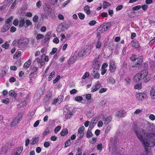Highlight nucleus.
Listing matches in <instances>:
<instances>
[{
	"label": "nucleus",
	"instance_id": "obj_1",
	"mask_svg": "<svg viewBox=\"0 0 155 155\" xmlns=\"http://www.w3.org/2000/svg\"><path fill=\"white\" fill-rule=\"evenodd\" d=\"M132 127L136 130L137 127L136 123L133 124ZM135 132L137 137L142 142L145 150V151L138 153L137 155H152L151 148L155 146V134L150 133L149 127L145 129H142L140 132L136 130Z\"/></svg>",
	"mask_w": 155,
	"mask_h": 155
},
{
	"label": "nucleus",
	"instance_id": "obj_2",
	"mask_svg": "<svg viewBox=\"0 0 155 155\" xmlns=\"http://www.w3.org/2000/svg\"><path fill=\"white\" fill-rule=\"evenodd\" d=\"M150 75L148 74V71L143 70L136 74L134 76L133 79L136 82L143 80L144 82H147L150 80Z\"/></svg>",
	"mask_w": 155,
	"mask_h": 155
},
{
	"label": "nucleus",
	"instance_id": "obj_3",
	"mask_svg": "<svg viewBox=\"0 0 155 155\" xmlns=\"http://www.w3.org/2000/svg\"><path fill=\"white\" fill-rule=\"evenodd\" d=\"M36 61L38 63H40L41 66H43L45 64V62H48L49 61L48 57L43 54L41 56V58H37Z\"/></svg>",
	"mask_w": 155,
	"mask_h": 155
},
{
	"label": "nucleus",
	"instance_id": "obj_4",
	"mask_svg": "<svg viewBox=\"0 0 155 155\" xmlns=\"http://www.w3.org/2000/svg\"><path fill=\"white\" fill-rule=\"evenodd\" d=\"M23 116L22 114H20L18 115L14 119L11 124V126L15 127L19 123L20 120L21 119Z\"/></svg>",
	"mask_w": 155,
	"mask_h": 155
},
{
	"label": "nucleus",
	"instance_id": "obj_5",
	"mask_svg": "<svg viewBox=\"0 0 155 155\" xmlns=\"http://www.w3.org/2000/svg\"><path fill=\"white\" fill-rule=\"evenodd\" d=\"M84 129L85 128L83 126H81L79 128L77 134L78 140H80L84 136Z\"/></svg>",
	"mask_w": 155,
	"mask_h": 155
},
{
	"label": "nucleus",
	"instance_id": "obj_6",
	"mask_svg": "<svg viewBox=\"0 0 155 155\" xmlns=\"http://www.w3.org/2000/svg\"><path fill=\"white\" fill-rule=\"evenodd\" d=\"M116 69L115 62L113 60H111L109 64V70L110 72L113 73L114 72Z\"/></svg>",
	"mask_w": 155,
	"mask_h": 155
},
{
	"label": "nucleus",
	"instance_id": "obj_7",
	"mask_svg": "<svg viewBox=\"0 0 155 155\" xmlns=\"http://www.w3.org/2000/svg\"><path fill=\"white\" fill-rule=\"evenodd\" d=\"M44 11L45 14L47 15H49L51 13L52 10L50 6L48 5H46L44 7Z\"/></svg>",
	"mask_w": 155,
	"mask_h": 155
},
{
	"label": "nucleus",
	"instance_id": "obj_8",
	"mask_svg": "<svg viewBox=\"0 0 155 155\" xmlns=\"http://www.w3.org/2000/svg\"><path fill=\"white\" fill-rule=\"evenodd\" d=\"M137 61L135 64L132 65L133 67H139L141 65L143 59L141 57L137 58Z\"/></svg>",
	"mask_w": 155,
	"mask_h": 155
},
{
	"label": "nucleus",
	"instance_id": "obj_9",
	"mask_svg": "<svg viewBox=\"0 0 155 155\" xmlns=\"http://www.w3.org/2000/svg\"><path fill=\"white\" fill-rule=\"evenodd\" d=\"M89 50V49L87 48L81 49L78 52V55L80 57L83 56Z\"/></svg>",
	"mask_w": 155,
	"mask_h": 155
},
{
	"label": "nucleus",
	"instance_id": "obj_10",
	"mask_svg": "<svg viewBox=\"0 0 155 155\" xmlns=\"http://www.w3.org/2000/svg\"><path fill=\"white\" fill-rule=\"evenodd\" d=\"M12 45L14 46H23L21 38L15 40L12 42Z\"/></svg>",
	"mask_w": 155,
	"mask_h": 155
},
{
	"label": "nucleus",
	"instance_id": "obj_11",
	"mask_svg": "<svg viewBox=\"0 0 155 155\" xmlns=\"http://www.w3.org/2000/svg\"><path fill=\"white\" fill-rule=\"evenodd\" d=\"M146 97V95L145 94L140 93L137 95V98L138 100L142 101Z\"/></svg>",
	"mask_w": 155,
	"mask_h": 155
},
{
	"label": "nucleus",
	"instance_id": "obj_12",
	"mask_svg": "<svg viewBox=\"0 0 155 155\" xmlns=\"http://www.w3.org/2000/svg\"><path fill=\"white\" fill-rule=\"evenodd\" d=\"M125 112L123 110H120L117 111L116 115L120 117H124L125 116Z\"/></svg>",
	"mask_w": 155,
	"mask_h": 155
},
{
	"label": "nucleus",
	"instance_id": "obj_13",
	"mask_svg": "<svg viewBox=\"0 0 155 155\" xmlns=\"http://www.w3.org/2000/svg\"><path fill=\"white\" fill-rule=\"evenodd\" d=\"M103 120L105 121L104 124H107L109 123L111 120L112 117H107L104 115H103Z\"/></svg>",
	"mask_w": 155,
	"mask_h": 155
},
{
	"label": "nucleus",
	"instance_id": "obj_14",
	"mask_svg": "<svg viewBox=\"0 0 155 155\" xmlns=\"http://www.w3.org/2000/svg\"><path fill=\"white\" fill-rule=\"evenodd\" d=\"M150 95L152 99L155 98V86L152 87L150 91Z\"/></svg>",
	"mask_w": 155,
	"mask_h": 155
},
{
	"label": "nucleus",
	"instance_id": "obj_15",
	"mask_svg": "<svg viewBox=\"0 0 155 155\" xmlns=\"http://www.w3.org/2000/svg\"><path fill=\"white\" fill-rule=\"evenodd\" d=\"M31 62V60L30 58L27 61H26L24 64L23 66L24 68L26 69L30 66Z\"/></svg>",
	"mask_w": 155,
	"mask_h": 155
},
{
	"label": "nucleus",
	"instance_id": "obj_16",
	"mask_svg": "<svg viewBox=\"0 0 155 155\" xmlns=\"http://www.w3.org/2000/svg\"><path fill=\"white\" fill-rule=\"evenodd\" d=\"M95 46L96 48L97 49H100L102 46V43L101 41L100 40L95 41L94 42Z\"/></svg>",
	"mask_w": 155,
	"mask_h": 155
},
{
	"label": "nucleus",
	"instance_id": "obj_17",
	"mask_svg": "<svg viewBox=\"0 0 155 155\" xmlns=\"http://www.w3.org/2000/svg\"><path fill=\"white\" fill-rule=\"evenodd\" d=\"M10 25L9 24H5L3 26L1 29V32H4L7 31L9 28Z\"/></svg>",
	"mask_w": 155,
	"mask_h": 155
},
{
	"label": "nucleus",
	"instance_id": "obj_18",
	"mask_svg": "<svg viewBox=\"0 0 155 155\" xmlns=\"http://www.w3.org/2000/svg\"><path fill=\"white\" fill-rule=\"evenodd\" d=\"M9 94L10 96L15 98L17 97V94L13 90H11L9 92Z\"/></svg>",
	"mask_w": 155,
	"mask_h": 155
},
{
	"label": "nucleus",
	"instance_id": "obj_19",
	"mask_svg": "<svg viewBox=\"0 0 155 155\" xmlns=\"http://www.w3.org/2000/svg\"><path fill=\"white\" fill-rule=\"evenodd\" d=\"M73 115L72 112L71 111H68L65 115V118L66 119H68L71 118Z\"/></svg>",
	"mask_w": 155,
	"mask_h": 155
},
{
	"label": "nucleus",
	"instance_id": "obj_20",
	"mask_svg": "<svg viewBox=\"0 0 155 155\" xmlns=\"http://www.w3.org/2000/svg\"><path fill=\"white\" fill-rule=\"evenodd\" d=\"M97 122V120H93V119L92 120L90 124V125L89 129L90 128H92L95 125L96 123Z\"/></svg>",
	"mask_w": 155,
	"mask_h": 155
},
{
	"label": "nucleus",
	"instance_id": "obj_21",
	"mask_svg": "<svg viewBox=\"0 0 155 155\" xmlns=\"http://www.w3.org/2000/svg\"><path fill=\"white\" fill-rule=\"evenodd\" d=\"M32 142L31 143V144L34 145L38 143L39 141V138L38 137H35L32 139Z\"/></svg>",
	"mask_w": 155,
	"mask_h": 155
},
{
	"label": "nucleus",
	"instance_id": "obj_22",
	"mask_svg": "<svg viewBox=\"0 0 155 155\" xmlns=\"http://www.w3.org/2000/svg\"><path fill=\"white\" fill-rule=\"evenodd\" d=\"M132 46L135 48H138L139 47V44L137 41H132L131 42Z\"/></svg>",
	"mask_w": 155,
	"mask_h": 155
},
{
	"label": "nucleus",
	"instance_id": "obj_23",
	"mask_svg": "<svg viewBox=\"0 0 155 155\" xmlns=\"http://www.w3.org/2000/svg\"><path fill=\"white\" fill-rule=\"evenodd\" d=\"M84 10L85 13L87 14H89L91 13L90 9V6L88 5H86L84 7Z\"/></svg>",
	"mask_w": 155,
	"mask_h": 155
},
{
	"label": "nucleus",
	"instance_id": "obj_24",
	"mask_svg": "<svg viewBox=\"0 0 155 155\" xmlns=\"http://www.w3.org/2000/svg\"><path fill=\"white\" fill-rule=\"evenodd\" d=\"M35 74H33V73H31L29 75V78L30 81L29 82V83H31L32 82V81L35 80V77L34 75Z\"/></svg>",
	"mask_w": 155,
	"mask_h": 155
},
{
	"label": "nucleus",
	"instance_id": "obj_25",
	"mask_svg": "<svg viewBox=\"0 0 155 155\" xmlns=\"http://www.w3.org/2000/svg\"><path fill=\"white\" fill-rule=\"evenodd\" d=\"M108 82L110 84H114L115 82V80L112 77H110L108 79Z\"/></svg>",
	"mask_w": 155,
	"mask_h": 155
},
{
	"label": "nucleus",
	"instance_id": "obj_26",
	"mask_svg": "<svg viewBox=\"0 0 155 155\" xmlns=\"http://www.w3.org/2000/svg\"><path fill=\"white\" fill-rule=\"evenodd\" d=\"M21 54V51H18L13 56V58L14 59H16L19 57Z\"/></svg>",
	"mask_w": 155,
	"mask_h": 155
},
{
	"label": "nucleus",
	"instance_id": "obj_27",
	"mask_svg": "<svg viewBox=\"0 0 155 155\" xmlns=\"http://www.w3.org/2000/svg\"><path fill=\"white\" fill-rule=\"evenodd\" d=\"M68 133V130L67 129H63L60 133V134L62 136H64L67 135Z\"/></svg>",
	"mask_w": 155,
	"mask_h": 155
},
{
	"label": "nucleus",
	"instance_id": "obj_28",
	"mask_svg": "<svg viewBox=\"0 0 155 155\" xmlns=\"http://www.w3.org/2000/svg\"><path fill=\"white\" fill-rule=\"evenodd\" d=\"M55 72L54 71L51 72L49 75L48 78V81H50L52 79L53 77L55 75Z\"/></svg>",
	"mask_w": 155,
	"mask_h": 155
},
{
	"label": "nucleus",
	"instance_id": "obj_29",
	"mask_svg": "<svg viewBox=\"0 0 155 155\" xmlns=\"http://www.w3.org/2000/svg\"><path fill=\"white\" fill-rule=\"evenodd\" d=\"M25 23V20L23 19H21L19 22V27H23L24 26Z\"/></svg>",
	"mask_w": 155,
	"mask_h": 155
},
{
	"label": "nucleus",
	"instance_id": "obj_30",
	"mask_svg": "<svg viewBox=\"0 0 155 155\" xmlns=\"http://www.w3.org/2000/svg\"><path fill=\"white\" fill-rule=\"evenodd\" d=\"M101 25H102L103 27L104 28L106 31H107L109 28L110 27V24L108 23H105L102 24Z\"/></svg>",
	"mask_w": 155,
	"mask_h": 155
},
{
	"label": "nucleus",
	"instance_id": "obj_31",
	"mask_svg": "<svg viewBox=\"0 0 155 155\" xmlns=\"http://www.w3.org/2000/svg\"><path fill=\"white\" fill-rule=\"evenodd\" d=\"M103 33L102 31H101V30H99V28L97 29V35L98 39H99L100 38L101 35Z\"/></svg>",
	"mask_w": 155,
	"mask_h": 155
},
{
	"label": "nucleus",
	"instance_id": "obj_32",
	"mask_svg": "<svg viewBox=\"0 0 155 155\" xmlns=\"http://www.w3.org/2000/svg\"><path fill=\"white\" fill-rule=\"evenodd\" d=\"M111 4L110 3L106 1H104L103 2V8L105 9L107 7L110 6Z\"/></svg>",
	"mask_w": 155,
	"mask_h": 155
},
{
	"label": "nucleus",
	"instance_id": "obj_33",
	"mask_svg": "<svg viewBox=\"0 0 155 155\" xmlns=\"http://www.w3.org/2000/svg\"><path fill=\"white\" fill-rule=\"evenodd\" d=\"M23 45L28 44L29 42L28 39L26 38H21Z\"/></svg>",
	"mask_w": 155,
	"mask_h": 155
},
{
	"label": "nucleus",
	"instance_id": "obj_34",
	"mask_svg": "<svg viewBox=\"0 0 155 155\" xmlns=\"http://www.w3.org/2000/svg\"><path fill=\"white\" fill-rule=\"evenodd\" d=\"M71 143V141L70 139H68L65 143L64 147H67L69 146Z\"/></svg>",
	"mask_w": 155,
	"mask_h": 155
},
{
	"label": "nucleus",
	"instance_id": "obj_35",
	"mask_svg": "<svg viewBox=\"0 0 155 155\" xmlns=\"http://www.w3.org/2000/svg\"><path fill=\"white\" fill-rule=\"evenodd\" d=\"M25 22L26 25H25V28H27L29 25H32V23L28 19H27L25 21Z\"/></svg>",
	"mask_w": 155,
	"mask_h": 155
},
{
	"label": "nucleus",
	"instance_id": "obj_36",
	"mask_svg": "<svg viewBox=\"0 0 155 155\" xmlns=\"http://www.w3.org/2000/svg\"><path fill=\"white\" fill-rule=\"evenodd\" d=\"M92 136L93 134L91 132L88 130L87 132V137L88 138H90L92 137Z\"/></svg>",
	"mask_w": 155,
	"mask_h": 155
},
{
	"label": "nucleus",
	"instance_id": "obj_37",
	"mask_svg": "<svg viewBox=\"0 0 155 155\" xmlns=\"http://www.w3.org/2000/svg\"><path fill=\"white\" fill-rule=\"evenodd\" d=\"M141 8V5H137L132 7V9L133 11H135L140 9Z\"/></svg>",
	"mask_w": 155,
	"mask_h": 155
},
{
	"label": "nucleus",
	"instance_id": "obj_38",
	"mask_svg": "<svg viewBox=\"0 0 155 155\" xmlns=\"http://www.w3.org/2000/svg\"><path fill=\"white\" fill-rule=\"evenodd\" d=\"M9 45L8 43L7 42H6L2 45V47L5 49H7L8 48Z\"/></svg>",
	"mask_w": 155,
	"mask_h": 155
},
{
	"label": "nucleus",
	"instance_id": "obj_39",
	"mask_svg": "<svg viewBox=\"0 0 155 155\" xmlns=\"http://www.w3.org/2000/svg\"><path fill=\"white\" fill-rule=\"evenodd\" d=\"M83 100V98L81 96H78L75 97V100L78 102L81 101Z\"/></svg>",
	"mask_w": 155,
	"mask_h": 155
},
{
	"label": "nucleus",
	"instance_id": "obj_40",
	"mask_svg": "<svg viewBox=\"0 0 155 155\" xmlns=\"http://www.w3.org/2000/svg\"><path fill=\"white\" fill-rule=\"evenodd\" d=\"M78 15V17L80 19L83 20L84 19L85 15L83 14H82L81 13H79Z\"/></svg>",
	"mask_w": 155,
	"mask_h": 155
},
{
	"label": "nucleus",
	"instance_id": "obj_41",
	"mask_svg": "<svg viewBox=\"0 0 155 155\" xmlns=\"http://www.w3.org/2000/svg\"><path fill=\"white\" fill-rule=\"evenodd\" d=\"M89 73L88 72H86L84 73V74L83 75L82 77V79H85V78L89 77Z\"/></svg>",
	"mask_w": 155,
	"mask_h": 155
},
{
	"label": "nucleus",
	"instance_id": "obj_42",
	"mask_svg": "<svg viewBox=\"0 0 155 155\" xmlns=\"http://www.w3.org/2000/svg\"><path fill=\"white\" fill-rule=\"evenodd\" d=\"M77 150L78 151L76 153L75 155H82V149L80 148H77Z\"/></svg>",
	"mask_w": 155,
	"mask_h": 155
},
{
	"label": "nucleus",
	"instance_id": "obj_43",
	"mask_svg": "<svg viewBox=\"0 0 155 155\" xmlns=\"http://www.w3.org/2000/svg\"><path fill=\"white\" fill-rule=\"evenodd\" d=\"M13 19V17L11 16L7 19L5 21V23L6 24H9V23Z\"/></svg>",
	"mask_w": 155,
	"mask_h": 155
},
{
	"label": "nucleus",
	"instance_id": "obj_44",
	"mask_svg": "<svg viewBox=\"0 0 155 155\" xmlns=\"http://www.w3.org/2000/svg\"><path fill=\"white\" fill-rule=\"evenodd\" d=\"M134 88L135 89H140L141 88V84H138L135 85L134 86Z\"/></svg>",
	"mask_w": 155,
	"mask_h": 155
},
{
	"label": "nucleus",
	"instance_id": "obj_45",
	"mask_svg": "<svg viewBox=\"0 0 155 155\" xmlns=\"http://www.w3.org/2000/svg\"><path fill=\"white\" fill-rule=\"evenodd\" d=\"M100 76V74L97 72L93 75V77L94 78L97 79L99 78Z\"/></svg>",
	"mask_w": 155,
	"mask_h": 155
},
{
	"label": "nucleus",
	"instance_id": "obj_46",
	"mask_svg": "<svg viewBox=\"0 0 155 155\" xmlns=\"http://www.w3.org/2000/svg\"><path fill=\"white\" fill-rule=\"evenodd\" d=\"M42 3L39 0L36 3V6L38 8H40L41 6Z\"/></svg>",
	"mask_w": 155,
	"mask_h": 155
},
{
	"label": "nucleus",
	"instance_id": "obj_47",
	"mask_svg": "<svg viewBox=\"0 0 155 155\" xmlns=\"http://www.w3.org/2000/svg\"><path fill=\"white\" fill-rule=\"evenodd\" d=\"M61 127L60 126H58L56 127L54 130V132L55 133H57L61 129Z\"/></svg>",
	"mask_w": 155,
	"mask_h": 155
},
{
	"label": "nucleus",
	"instance_id": "obj_48",
	"mask_svg": "<svg viewBox=\"0 0 155 155\" xmlns=\"http://www.w3.org/2000/svg\"><path fill=\"white\" fill-rule=\"evenodd\" d=\"M107 89L106 88H101L99 91V93L101 94L104 93L107 91Z\"/></svg>",
	"mask_w": 155,
	"mask_h": 155
},
{
	"label": "nucleus",
	"instance_id": "obj_49",
	"mask_svg": "<svg viewBox=\"0 0 155 155\" xmlns=\"http://www.w3.org/2000/svg\"><path fill=\"white\" fill-rule=\"evenodd\" d=\"M9 100L8 98H5L2 101V102L4 104H7L9 103Z\"/></svg>",
	"mask_w": 155,
	"mask_h": 155
},
{
	"label": "nucleus",
	"instance_id": "obj_50",
	"mask_svg": "<svg viewBox=\"0 0 155 155\" xmlns=\"http://www.w3.org/2000/svg\"><path fill=\"white\" fill-rule=\"evenodd\" d=\"M58 100L59 101V104H60L63 101L64 97L63 96L60 95L59 96L58 98Z\"/></svg>",
	"mask_w": 155,
	"mask_h": 155
},
{
	"label": "nucleus",
	"instance_id": "obj_51",
	"mask_svg": "<svg viewBox=\"0 0 155 155\" xmlns=\"http://www.w3.org/2000/svg\"><path fill=\"white\" fill-rule=\"evenodd\" d=\"M60 79V75H58L55 79L53 81V83H56Z\"/></svg>",
	"mask_w": 155,
	"mask_h": 155
},
{
	"label": "nucleus",
	"instance_id": "obj_52",
	"mask_svg": "<svg viewBox=\"0 0 155 155\" xmlns=\"http://www.w3.org/2000/svg\"><path fill=\"white\" fill-rule=\"evenodd\" d=\"M57 49L56 48H53L50 52V54L52 55L54 54L57 51Z\"/></svg>",
	"mask_w": 155,
	"mask_h": 155
},
{
	"label": "nucleus",
	"instance_id": "obj_53",
	"mask_svg": "<svg viewBox=\"0 0 155 155\" xmlns=\"http://www.w3.org/2000/svg\"><path fill=\"white\" fill-rule=\"evenodd\" d=\"M123 8V6L122 5H120L118 6L116 8V11H119L121 10Z\"/></svg>",
	"mask_w": 155,
	"mask_h": 155
},
{
	"label": "nucleus",
	"instance_id": "obj_54",
	"mask_svg": "<svg viewBox=\"0 0 155 155\" xmlns=\"http://www.w3.org/2000/svg\"><path fill=\"white\" fill-rule=\"evenodd\" d=\"M53 42L55 44H57L59 42V40L58 38L57 37L54 38L53 40Z\"/></svg>",
	"mask_w": 155,
	"mask_h": 155
},
{
	"label": "nucleus",
	"instance_id": "obj_55",
	"mask_svg": "<svg viewBox=\"0 0 155 155\" xmlns=\"http://www.w3.org/2000/svg\"><path fill=\"white\" fill-rule=\"evenodd\" d=\"M44 37V35L41 34H38L36 37V39L37 40H39L40 39Z\"/></svg>",
	"mask_w": 155,
	"mask_h": 155
},
{
	"label": "nucleus",
	"instance_id": "obj_56",
	"mask_svg": "<svg viewBox=\"0 0 155 155\" xmlns=\"http://www.w3.org/2000/svg\"><path fill=\"white\" fill-rule=\"evenodd\" d=\"M149 117L152 120H155V116L153 114H150Z\"/></svg>",
	"mask_w": 155,
	"mask_h": 155
},
{
	"label": "nucleus",
	"instance_id": "obj_57",
	"mask_svg": "<svg viewBox=\"0 0 155 155\" xmlns=\"http://www.w3.org/2000/svg\"><path fill=\"white\" fill-rule=\"evenodd\" d=\"M96 23V21L95 20H92L90 21L89 23V24L91 25H94Z\"/></svg>",
	"mask_w": 155,
	"mask_h": 155
},
{
	"label": "nucleus",
	"instance_id": "obj_58",
	"mask_svg": "<svg viewBox=\"0 0 155 155\" xmlns=\"http://www.w3.org/2000/svg\"><path fill=\"white\" fill-rule=\"evenodd\" d=\"M111 128V127L110 125H108L106 127L105 132V133H108L110 131Z\"/></svg>",
	"mask_w": 155,
	"mask_h": 155
},
{
	"label": "nucleus",
	"instance_id": "obj_59",
	"mask_svg": "<svg viewBox=\"0 0 155 155\" xmlns=\"http://www.w3.org/2000/svg\"><path fill=\"white\" fill-rule=\"evenodd\" d=\"M126 83L127 84H129L130 83V79L129 78H127L124 80Z\"/></svg>",
	"mask_w": 155,
	"mask_h": 155
},
{
	"label": "nucleus",
	"instance_id": "obj_60",
	"mask_svg": "<svg viewBox=\"0 0 155 155\" xmlns=\"http://www.w3.org/2000/svg\"><path fill=\"white\" fill-rule=\"evenodd\" d=\"M19 21L17 19H16L14 20L13 22V25L15 26H17L18 25V24Z\"/></svg>",
	"mask_w": 155,
	"mask_h": 155
},
{
	"label": "nucleus",
	"instance_id": "obj_61",
	"mask_svg": "<svg viewBox=\"0 0 155 155\" xmlns=\"http://www.w3.org/2000/svg\"><path fill=\"white\" fill-rule=\"evenodd\" d=\"M130 59L131 61H135L137 59V57L135 55H133L131 57Z\"/></svg>",
	"mask_w": 155,
	"mask_h": 155
},
{
	"label": "nucleus",
	"instance_id": "obj_62",
	"mask_svg": "<svg viewBox=\"0 0 155 155\" xmlns=\"http://www.w3.org/2000/svg\"><path fill=\"white\" fill-rule=\"evenodd\" d=\"M97 138L95 137L93 138L90 141L91 143L94 144L96 141Z\"/></svg>",
	"mask_w": 155,
	"mask_h": 155
},
{
	"label": "nucleus",
	"instance_id": "obj_63",
	"mask_svg": "<svg viewBox=\"0 0 155 155\" xmlns=\"http://www.w3.org/2000/svg\"><path fill=\"white\" fill-rule=\"evenodd\" d=\"M95 87L98 90L101 87V84H100L99 82L98 81L97 83L96 84L94 85Z\"/></svg>",
	"mask_w": 155,
	"mask_h": 155
},
{
	"label": "nucleus",
	"instance_id": "obj_64",
	"mask_svg": "<svg viewBox=\"0 0 155 155\" xmlns=\"http://www.w3.org/2000/svg\"><path fill=\"white\" fill-rule=\"evenodd\" d=\"M50 133L49 130H46L42 134L44 136H46L48 134Z\"/></svg>",
	"mask_w": 155,
	"mask_h": 155
}]
</instances>
